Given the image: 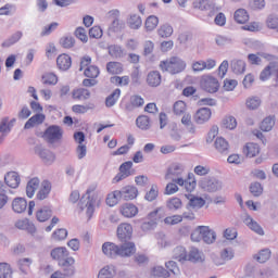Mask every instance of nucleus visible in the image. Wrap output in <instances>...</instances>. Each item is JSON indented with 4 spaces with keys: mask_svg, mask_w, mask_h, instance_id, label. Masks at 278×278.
<instances>
[{
    "mask_svg": "<svg viewBox=\"0 0 278 278\" xmlns=\"http://www.w3.org/2000/svg\"><path fill=\"white\" fill-rule=\"evenodd\" d=\"M79 71L87 77L83 80V86H85V88H92V86L99 84L97 77L101 75V70H99L97 65H92V59L90 56L80 59Z\"/></svg>",
    "mask_w": 278,
    "mask_h": 278,
    "instance_id": "obj_1",
    "label": "nucleus"
},
{
    "mask_svg": "<svg viewBox=\"0 0 278 278\" xmlns=\"http://www.w3.org/2000/svg\"><path fill=\"white\" fill-rule=\"evenodd\" d=\"M50 257L58 262L60 267H75V257L71 256V252L65 247H56L50 251Z\"/></svg>",
    "mask_w": 278,
    "mask_h": 278,
    "instance_id": "obj_2",
    "label": "nucleus"
},
{
    "mask_svg": "<svg viewBox=\"0 0 278 278\" xmlns=\"http://www.w3.org/2000/svg\"><path fill=\"white\" fill-rule=\"evenodd\" d=\"M87 203L85 205L86 207V214L88 218H92L94 215V210L97 207H101V197H99V191H97V186H90L87 191Z\"/></svg>",
    "mask_w": 278,
    "mask_h": 278,
    "instance_id": "obj_3",
    "label": "nucleus"
},
{
    "mask_svg": "<svg viewBox=\"0 0 278 278\" xmlns=\"http://www.w3.org/2000/svg\"><path fill=\"white\" fill-rule=\"evenodd\" d=\"M160 68L163 71V73L166 72L170 73L172 75H177V73L186 71V62L177 56H172L165 61H161Z\"/></svg>",
    "mask_w": 278,
    "mask_h": 278,
    "instance_id": "obj_4",
    "label": "nucleus"
},
{
    "mask_svg": "<svg viewBox=\"0 0 278 278\" xmlns=\"http://www.w3.org/2000/svg\"><path fill=\"white\" fill-rule=\"evenodd\" d=\"M191 240H193V242H201V240H204L206 244H212L216 241V232L207 226H199L191 233Z\"/></svg>",
    "mask_w": 278,
    "mask_h": 278,
    "instance_id": "obj_5",
    "label": "nucleus"
},
{
    "mask_svg": "<svg viewBox=\"0 0 278 278\" xmlns=\"http://www.w3.org/2000/svg\"><path fill=\"white\" fill-rule=\"evenodd\" d=\"M200 88L204 90V92L215 94V92L220 90V83L218 81V78L212 76L211 74H204L200 79Z\"/></svg>",
    "mask_w": 278,
    "mask_h": 278,
    "instance_id": "obj_6",
    "label": "nucleus"
},
{
    "mask_svg": "<svg viewBox=\"0 0 278 278\" xmlns=\"http://www.w3.org/2000/svg\"><path fill=\"white\" fill-rule=\"evenodd\" d=\"M162 208H155L154 211L150 212L147 216V220L141 225V228L143 231H149V229H155L157 227V223L164 218V215H162Z\"/></svg>",
    "mask_w": 278,
    "mask_h": 278,
    "instance_id": "obj_7",
    "label": "nucleus"
},
{
    "mask_svg": "<svg viewBox=\"0 0 278 278\" xmlns=\"http://www.w3.org/2000/svg\"><path fill=\"white\" fill-rule=\"evenodd\" d=\"M62 136H64V130H62L60 126H50L43 132V138L47 142H50V144L62 140Z\"/></svg>",
    "mask_w": 278,
    "mask_h": 278,
    "instance_id": "obj_8",
    "label": "nucleus"
},
{
    "mask_svg": "<svg viewBox=\"0 0 278 278\" xmlns=\"http://www.w3.org/2000/svg\"><path fill=\"white\" fill-rule=\"evenodd\" d=\"M74 140L78 144L76 148V153L78 160H84L86 153H88V148L86 147V135L81 131H77L74 134Z\"/></svg>",
    "mask_w": 278,
    "mask_h": 278,
    "instance_id": "obj_9",
    "label": "nucleus"
},
{
    "mask_svg": "<svg viewBox=\"0 0 278 278\" xmlns=\"http://www.w3.org/2000/svg\"><path fill=\"white\" fill-rule=\"evenodd\" d=\"M242 153L250 160L253 157H260V155H262V147L260 143L248 142L243 146Z\"/></svg>",
    "mask_w": 278,
    "mask_h": 278,
    "instance_id": "obj_10",
    "label": "nucleus"
},
{
    "mask_svg": "<svg viewBox=\"0 0 278 278\" xmlns=\"http://www.w3.org/2000/svg\"><path fill=\"white\" fill-rule=\"evenodd\" d=\"M131 168H134V163L131 161H126L119 166V173L113 178L114 184L127 179L131 175Z\"/></svg>",
    "mask_w": 278,
    "mask_h": 278,
    "instance_id": "obj_11",
    "label": "nucleus"
},
{
    "mask_svg": "<svg viewBox=\"0 0 278 278\" xmlns=\"http://www.w3.org/2000/svg\"><path fill=\"white\" fill-rule=\"evenodd\" d=\"M131 236H134V227L129 223H122L117 227V238L121 242H125L126 240H130Z\"/></svg>",
    "mask_w": 278,
    "mask_h": 278,
    "instance_id": "obj_12",
    "label": "nucleus"
},
{
    "mask_svg": "<svg viewBox=\"0 0 278 278\" xmlns=\"http://www.w3.org/2000/svg\"><path fill=\"white\" fill-rule=\"evenodd\" d=\"M212 118V110L207 108L199 109L193 115V121L198 125H203V123H207Z\"/></svg>",
    "mask_w": 278,
    "mask_h": 278,
    "instance_id": "obj_13",
    "label": "nucleus"
},
{
    "mask_svg": "<svg viewBox=\"0 0 278 278\" xmlns=\"http://www.w3.org/2000/svg\"><path fill=\"white\" fill-rule=\"evenodd\" d=\"M138 206L134 203H124L119 206V214L124 216V218H135L138 216Z\"/></svg>",
    "mask_w": 278,
    "mask_h": 278,
    "instance_id": "obj_14",
    "label": "nucleus"
},
{
    "mask_svg": "<svg viewBox=\"0 0 278 278\" xmlns=\"http://www.w3.org/2000/svg\"><path fill=\"white\" fill-rule=\"evenodd\" d=\"M102 252L106 257H111V260H114L116 257H119V245H116V243L113 242H104L102 244Z\"/></svg>",
    "mask_w": 278,
    "mask_h": 278,
    "instance_id": "obj_15",
    "label": "nucleus"
},
{
    "mask_svg": "<svg viewBox=\"0 0 278 278\" xmlns=\"http://www.w3.org/2000/svg\"><path fill=\"white\" fill-rule=\"evenodd\" d=\"M187 262H191L192 264H203V262H205V254L198 248H191L190 251L187 252Z\"/></svg>",
    "mask_w": 278,
    "mask_h": 278,
    "instance_id": "obj_16",
    "label": "nucleus"
},
{
    "mask_svg": "<svg viewBox=\"0 0 278 278\" xmlns=\"http://www.w3.org/2000/svg\"><path fill=\"white\" fill-rule=\"evenodd\" d=\"M277 75L278 76V63L271 62L269 63L260 75L261 81H268L270 79V76Z\"/></svg>",
    "mask_w": 278,
    "mask_h": 278,
    "instance_id": "obj_17",
    "label": "nucleus"
},
{
    "mask_svg": "<svg viewBox=\"0 0 278 278\" xmlns=\"http://www.w3.org/2000/svg\"><path fill=\"white\" fill-rule=\"evenodd\" d=\"M136 253V243L131 241L124 242L119 245V257H131Z\"/></svg>",
    "mask_w": 278,
    "mask_h": 278,
    "instance_id": "obj_18",
    "label": "nucleus"
},
{
    "mask_svg": "<svg viewBox=\"0 0 278 278\" xmlns=\"http://www.w3.org/2000/svg\"><path fill=\"white\" fill-rule=\"evenodd\" d=\"M72 65L73 60L71 59V55L63 53L56 58V66L60 71H68Z\"/></svg>",
    "mask_w": 278,
    "mask_h": 278,
    "instance_id": "obj_19",
    "label": "nucleus"
},
{
    "mask_svg": "<svg viewBox=\"0 0 278 278\" xmlns=\"http://www.w3.org/2000/svg\"><path fill=\"white\" fill-rule=\"evenodd\" d=\"M109 18H113V22H112L111 26L109 27V31H112V33L121 31L123 29V27H125V25L123 23H121V21L118 20V11H116V10L110 11Z\"/></svg>",
    "mask_w": 278,
    "mask_h": 278,
    "instance_id": "obj_20",
    "label": "nucleus"
},
{
    "mask_svg": "<svg viewBox=\"0 0 278 278\" xmlns=\"http://www.w3.org/2000/svg\"><path fill=\"white\" fill-rule=\"evenodd\" d=\"M119 192L124 201H134L138 197V188L134 186H126Z\"/></svg>",
    "mask_w": 278,
    "mask_h": 278,
    "instance_id": "obj_21",
    "label": "nucleus"
},
{
    "mask_svg": "<svg viewBox=\"0 0 278 278\" xmlns=\"http://www.w3.org/2000/svg\"><path fill=\"white\" fill-rule=\"evenodd\" d=\"M147 84L151 88H157L162 84V74L159 71L149 72L147 76Z\"/></svg>",
    "mask_w": 278,
    "mask_h": 278,
    "instance_id": "obj_22",
    "label": "nucleus"
},
{
    "mask_svg": "<svg viewBox=\"0 0 278 278\" xmlns=\"http://www.w3.org/2000/svg\"><path fill=\"white\" fill-rule=\"evenodd\" d=\"M90 97V90L86 88H76L72 91V99H74V101H88Z\"/></svg>",
    "mask_w": 278,
    "mask_h": 278,
    "instance_id": "obj_23",
    "label": "nucleus"
},
{
    "mask_svg": "<svg viewBox=\"0 0 278 278\" xmlns=\"http://www.w3.org/2000/svg\"><path fill=\"white\" fill-rule=\"evenodd\" d=\"M4 181L9 188L15 189L21 186V176L16 172H9L4 177Z\"/></svg>",
    "mask_w": 278,
    "mask_h": 278,
    "instance_id": "obj_24",
    "label": "nucleus"
},
{
    "mask_svg": "<svg viewBox=\"0 0 278 278\" xmlns=\"http://www.w3.org/2000/svg\"><path fill=\"white\" fill-rule=\"evenodd\" d=\"M184 173V166L179 163H174L167 169L165 175V179H175V177H179Z\"/></svg>",
    "mask_w": 278,
    "mask_h": 278,
    "instance_id": "obj_25",
    "label": "nucleus"
},
{
    "mask_svg": "<svg viewBox=\"0 0 278 278\" xmlns=\"http://www.w3.org/2000/svg\"><path fill=\"white\" fill-rule=\"evenodd\" d=\"M243 223L247 225V227H249V229L255 231V233H258V236H264V229H262V226L257 224V222L253 220L251 216L245 215Z\"/></svg>",
    "mask_w": 278,
    "mask_h": 278,
    "instance_id": "obj_26",
    "label": "nucleus"
},
{
    "mask_svg": "<svg viewBox=\"0 0 278 278\" xmlns=\"http://www.w3.org/2000/svg\"><path fill=\"white\" fill-rule=\"evenodd\" d=\"M49 194H51V182H49V180H43L36 197L38 201H45Z\"/></svg>",
    "mask_w": 278,
    "mask_h": 278,
    "instance_id": "obj_27",
    "label": "nucleus"
},
{
    "mask_svg": "<svg viewBox=\"0 0 278 278\" xmlns=\"http://www.w3.org/2000/svg\"><path fill=\"white\" fill-rule=\"evenodd\" d=\"M58 81V75L53 72H46L41 75V84L43 86H56Z\"/></svg>",
    "mask_w": 278,
    "mask_h": 278,
    "instance_id": "obj_28",
    "label": "nucleus"
},
{
    "mask_svg": "<svg viewBox=\"0 0 278 278\" xmlns=\"http://www.w3.org/2000/svg\"><path fill=\"white\" fill-rule=\"evenodd\" d=\"M63 269L60 270H55L51 274L50 278H68V277H73L75 275V267H61Z\"/></svg>",
    "mask_w": 278,
    "mask_h": 278,
    "instance_id": "obj_29",
    "label": "nucleus"
},
{
    "mask_svg": "<svg viewBox=\"0 0 278 278\" xmlns=\"http://www.w3.org/2000/svg\"><path fill=\"white\" fill-rule=\"evenodd\" d=\"M12 210L16 214H23L27 210V200L25 198H15L12 202Z\"/></svg>",
    "mask_w": 278,
    "mask_h": 278,
    "instance_id": "obj_30",
    "label": "nucleus"
},
{
    "mask_svg": "<svg viewBox=\"0 0 278 278\" xmlns=\"http://www.w3.org/2000/svg\"><path fill=\"white\" fill-rule=\"evenodd\" d=\"M38 188H40V179L36 177L31 178L26 186V195L28 199H31L36 194Z\"/></svg>",
    "mask_w": 278,
    "mask_h": 278,
    "instance_id": "obj_31",
    "label": "nucleus"
},
{
    "mask_svg": "<svg viewBox=\"0 0 278 278\" xmlns=\"http://www.w3.org/2000/svg\"><path fill=\"white\" fill-rule=\"evenodd\" d=\"M52 214L53 212L51 211V207L43 206L36 212V218L39 223H47V220L51 218Z\"/></svg>",
    "mask_w": 278,
    "mask_h": 278,
    "instance_id": "obj_32",
    "label": "nucleus"
},
{
    "mask_svg": "<svg viewBox=\"0 0 278 278\" xmlns=\"http://www.w3.org/2000/svg\"><path fill=\"white\" fill-rule=\"evenodd\" d=\"M233 18L239 25H247L249 23V12L245 9H238L235 11Z\"/></svg>",
    "mask_w": 278,
    "mask_h": 278,
    "instance_id": "obj_33",
    "label": "nucleus"
},
{
    "mask_svg": "<svg viewBox=\"0 0 278 278\" xmlns=\"http://www.w3.org/2000/svg\"><path fill=\"white\" fill-rule=\"evenodd\" d=\"M45 114L38 113L31 116L25 124L24 128L31 129V127H36V125H42L45 123Z\"/></svg>",
    "mask_w": 278,
    "mask_h": 278,
    "instance_id": "obj_34",
    "label": "nucleus"
},
{
    "mask_svg": "<svg viewBox=\"0 0 278 278\" xmlns=\"http://www.w3.org/2000/svg\"><path fill=\"white\" fill-rule=\"evenodd\" d=\"M15 227L17 229H22V230H25V231H29L30 233H35L36 232V226H34L31 224V222H29L28 218H24V219H18L16 223H15Z\"/></svg>",
    "mask_w": 278,
    "mask_h": 278,
    "instance_id": "obj_35",
    "label": "nucleus"
},
{
    "mask_svg": "<svg viewBox=\"0 0 278 278\" xmlns=\"http://www.w3.org/2000/svg\"><path fill=\"white\" fill-rule=\"evenodd\" d=\"M214 147L218 153H228L229 152V141L223 137H217L214 142Z\"/></svg>",
    "mask_w": 278,
    "mask_h": 278,
    "instance_id": "obj_36",
    "label": "nucleus"
},
{
    "mask_svg": "<svg viewBox=\"0 0 278 278\" xmlns=\"http://www.w3.org/2000/svg\"><path fill=\"white\" fill-rule=\"evenodd\" d=\"M121 190H115L106 195L105 203L109 207H114V205H118V201L123 199L121 195Z\"/></svg>",
    "mask_w": 278,
    "mask_h": 278,
    "instance_id": "obj_37",
    "label": "nucleus"
},
{
    "mask_svg": "<svg viewBox=\"0 0 278 278\" xmlns=\"http://www.w3.org/2000/svg\"><path fill=\"white\" fill-rule=\"evenodd\" d=\"M202 188L206 190V192H216L220 190V182H218V180L215 179H205L202 182Z\"/></svg>",
    "mask_w": 278,
    "mask_h": 278,
    "instance_id": "obj_38",
    "label": "nucleus"
},
{
    "mask_svg": "<svg viewBox=\"0 0 278 278\" xmlns=\"http://www.w3.org/2000/svg\"><path fill=\"white\" fill-rule=\"evenodd\" d=\"M106 71L110 75H122L125 70L123 67V63L113 61L106 64Z\"/></svg>",
    "mask_w": 278,
    "mask_h": 278,
    "instance_id": "obj_39",
    "label": "nucleus"
},
{
    "mask_svg": "<svg viewBox=\"0 0 278 278\" xmlns=\"http://www.w3.org/2000/svg\"><path fill=\"white\" fill-rule=\"evenodd\" d=\"M116 275V267L114 265H106L100 269L98 278H114Z\"/></svg>",
    "mask_w": 278,
    "mask_h": 278,
    "instance_id": "obj_40",
    "label": "nucleus"
},
{
    "mask_svg": "<svg viewBox=\"0 0 278 278\" xmlns=\"http://www.w3.org/2000/svg\"><path fill=\"white\" fill-rule=\"evenodd\" d=\"M173 257L174 260H178L179 262H187L188 252L186 248L179 245L173 250Z\"/></svg>",
    "mask_w": 278,
    "mask_h": 278,
    "instance_id": "obj_41",
    "label": "nucleus"
},
{
    "mask_svg": "<svg viewBox=\"0 0 278 278\" xmlns=\"http://www.w3.org/2000/svg\"><path fill=\"white\" fill-rule=\"evenodd\" d=\"M131 79L129 76H113L111 77V84H114L115 86H119L121 88H125L129 86Z\"/></svg>",
    "mask_w": 278,
    "mask_h": 278,
    "instance_id": "obj_42",
    "label": "nucleus"
},
{
    "mask_svg": "<svg viewBox=\"0 0 278 278\" xmlns=\"http://www.w3.org/2000/svg\"><path fill=\"white\" fill-rule=\"evenodd\" d=\"M157 25H160V18L155 15L148 16L144 22V28L147 31H153V29L157 28Z\"/></svg>",
    "mask_w": 278,
    "mask_h": 278,
    "instance_id": "obj_43",
    "label": "nucleus"
},
{
    "mask_svg": "<svg viewBox=\"0 0 278 278\" xmlns=\"http://www.w3.org/2000/svg\"><path fill=\"white\" fill-rule=\"evenodd\" d=\"M121 99V89H115L109 97L105 99L106 108H114L116 102Z\"/></svg>",
    "mask_w": 278,
    "mask_h": 278,
    "instance_id": "obj_44",
    "label": "nucleus"
},
{
    "mask_svg": "<svg viewBox=\"0 0 278 278\" xmlns=\"http://www.w3.org/2000/svg\"><path fill=\"white\" fill-rule=\"evenodd\" d=\"M66 238H68V230L64 228L54 230L51 236V240H53V242H62V240H66Z\"/></svg>",
    "mask_w": 278,
    "mask_h": 278,
    "instance_id": "obj_45",
    "label": "nucleus"
},
{
    "mask_svg": "<svg viewBox=\"0 0 278 278\" xmlns=\"http://www.w3.org/2000/svg\"><path fill=\"white\" fill-rule=\"evenodd\" d=\"M231 68L236 75H242L247 71V63L242 60H235L231 63Z\"/></svg>",
    "mask_w": 278,
    "mask_h": 278,
    "instance_id": "obj_46",
    "label": "nucleus"
},
{
    "mask_svg": "<svg viewBox=\"0 0 278 278\" xmlns=\"http://www.w3.org/2000/svg\"><path fill=\"white\" fill-rule=\"evenodd\" d=\"M187 110L188 105L186 104V102L179 100L174 103L173 112L176 116H182V114H186Z\"/></svg>",
    "mask_w": 278,
    "mask_h": 278,
    "instance_id": "obj_47",
    "label": "nucleus"
},
{
    "mask_svg": "<svg viewBox=\"0 0 278 278\" xmlns=\"http://www.w3.org/2000/svg\"><path fill=\"white\" fill-rule=\"evenodd\" d=\"M173 26L169 24H163L157 29V34L161 38H170L173 36Z\"/></svg>",
    "mask_w": 278,
    "mask_h": 278,
    "instance_id": "obj_48",
    "label": "nucleus"
},
{
    "mask_svg": "<svg viewBox=\"0 0 278 278\" xmlns=\"http://www.w3.org/2000/svg\"><path fill=\"white\" fill-rule=\"evenodd\" d=\"M136 123L139 129L147 130L151 128V119L147 115H141L137 117Z\"/></svg>",
    "mask_w": 278,
    "mask_h": 278,
    "instance_id": "obj_49",
    "label": "nucleus"
},
{
    "mask_svg": "<svg viewBox=\"0 0 278 278\" xmlns=\"http://www.w3.org/2000/svg\"><path fill=\"white\" fill-rule=\"evenodd\" d=\"M254 260H256V262H258L260 264H265V262H268L270 260V250H261L256 255H254Z\"/></svg>",
    "mask_w": 278,
    "mask_h": 278,
    "instance_id": "obj_50",
    "label": "nucleus"
},
{
    "mask_svg": "<svg viewBox=\"0 0 278 278\" xmlns=\"http://www.w3.org/2000/svg\"><path fill=\"white\" fill-rule=\"evenodd\" d=\"M152 277L153 278H169L170 277V273L165 269L164 267H154L152 269Z\"/></svg>",
    "mask_w": 278,
    "mask_h": 278,
    "instance_id": "obj_51",
    "label": "nucleus"
},
{
    "mask_svg": "<svg viewBox=\"0 0 278 278\" xmlns=\"http://www.w3.org/2000/svg\"><path fill=\"white\" fill-rule=\"evenodd\" d=\"M187 199L189 200V205L191 207H203L205 205V200L203 198L194 197V195H187Z\"/></svg>",
    "mask_w": 278,
    "mask_h": 278,
    "instance_id": "obj_52",
    "label": "nucleus"
},
{
    "mask_svg": "<svg viewBox=\"0 0 278 278\" xmlns=\"http://www.w3.org/2000/svg\"><path fill=\"white\" fill-rule=\"evenodd\" d=\"M130 29H140L142 27V18L140 15H131L128 21Z\"/></svg>",
    "mask_w": 278,
    "mask_h": 278,
    "instance_id": "obj_53",
    "label": "nucleus"
},
{
    "mask_svg": "<svg viewBox=\"0 0 278 278\" xmlns=\"http://www.w3.org/2000/svg\"><path fill=\"white\" fill-rule=\"evenodd\" d=\"M0 278H12V267L8 263H0Z\"/></svg>",
    "mask_w": 278,
    "mask_h": 278,
    "instance_id": "obj_54",
    "label": "nucleus"
},
{
    "mask_svg": "<svg viewBox=\"0 0 278 278\" xmlns=\"http://www.w3.org/2000/svg\"><path fill=\"white\" fill-rule=\"evenodd\" d=\"M185 188L187 192H192L194 188H197V179L194 178V174L188 175V178L185 180Z\"/></svg>",
    "mask_w": 278,
    "mask_h": 278,
    "instance_id": "obj_55",
    "label": "nucleus"
},
{
    "mask_svg": "<svg viewBox=\"0 0 278 278\" xmlns=\"http://www.w3.org/2000/svg\"><path fill=\"white\" fill-rule=\"evenodd\" d=\"M39 156L43 160L45 164H51V162L55 161V154L49 150H41Z\"/></svg>",
    "mask_w": 278,
    "mask_h": 278,
    "instance_id": "obj_56",
    "label": "nucleus"
},
{
    "mask_svg": "<svg viewBox=\"0 0 278 278\" xmlns=\"http://www.w3.org/2000/svg\"><path fill=\"white\" fill-rule=\"evenodd\" d=\"M223 125L226 129H236L238 127V121L236 117L229 115L224 118Z\"/></svg>",
    "mask_w": 278,
    "mask_h": 278,
    "instance_id": "obj_57",
    "label": "nucleus"
},
{
    "mask_svg": "<svg viewBox=\"0 0 278 278\" xmlns=\"http://www.w3.org/2000/svg\"><path fill=\"white\" fill-rule=\"evenodd\" d=\"M194 8H197L198 10H213L214 8V3L210 2V0H200V1H195L193 3Z\"/></svg>",
    "mask_w": 278,
    "mask_h": 278,
    "instance_id": "obj_58",
    "label": "nucleus"
},
{
    "mask_svg": "<svg viewBox=\"0 0 278 278\" xmlns=\"http://www.w3.org/2000/svg\"><path fill=\"white\" fill-rule=\"evenodd\" d=\"M261 129L262 131H270L273 127H275V119L273 117H266L262 123H261Z\"/></svg>",
    "mask_w": 278,
    "mask_h": 278,
    "instance_id": "obj_59",
    "label": "nucleus"
},
{
    "mask_svg": "<svg viewBox=\"0 0 278 278\" xmlns=\"http://www.w3.org/2000/svg\"><path fill=\"white\" fill-rule=\"evenodd\" d=\"M168 210H180L182 202L179 198H172L166 203Z\"/></svg>",
    "mask_w": 278,
    "mask_h": 278,
    "instance_id": "obj_60",
    "label": "nucleus"
},
{
    "mask_svg": "<svg viewBox=\"0 0 278 278\" xmlns=\"http://www.w3.org/2000/svg\"><path fill=\"white\" fill-rule=\"evenodd\" d=\"M60 45L63 49H72V47H75V38L68 36L62 37Z\"/></svg>",
    "mask_w": 278,
    "mask_h": 278,
    "instance_id": "obj_61",
    "label": "nucleus"
},
{
    "mask_svg": "<svg viewBox=\"0 0 278 278\" xmlns=\"http://www.w3.org/2000/svg\"><path fill=\"white\" fill-rule=\"evenodd\" d=\"M182 220L184 217L181 215H172L164 218V223L169 226L179 225Z\"/></svg>",
    "mask_w": 278,
    "mask_h": 278,
    "instance_id": "obj_62",
    "label": "nucleus"
},
{
    "mask_svg": "<svg viewBox=\"0 0 278 278\" xmlns=\"http://www.w3.org/2000/svg\"><path fill=\"white\" fill-rule=\"evenodd\" d=\"M130 105L131 108H142L144 105V99L138 94H134L130 97Z\"/></svg>",
    "mask_w": 278,
    "mask_h": 278,
    "instance_id": "obj_63",
    "label": "nucleus"
},
{
    "mask_svg": "<svg viewBox=\"0 0 278 278\" xmlns=\"http://www.w3.org/2000/svg\"><path fill=\"white\" fill-rule=\"evenodd\" d=\"M267 27L269 29H275V31L278 33V17H277V15H270L267 18Z\"/></svg>",
    "mask_w": 278,
    "mask_h": 278,
    "instance_id": "obj_64",
    "label": "nucleus"
}]
</instances>
